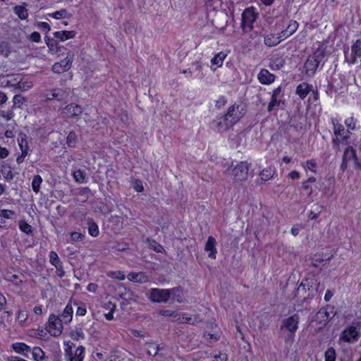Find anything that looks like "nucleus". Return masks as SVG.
<instances>
[{"label": "nucleus", "instance_id": "nucleus-1", "mask_svg": "<svg viewBox=\"0 0 361 361\" xmlns=\"http://www.w3.org/2000/svg\"><path fill=\"white\" fill-rule=\"evenodd\" d=\"M324 58V52L322 49H317L314 53L308 56L304 64V71L308 77L314 75L317 69Z\"/></svg>", "mask_w": 361, "mask_h": 361}, {"label": "nucleus", "instance_id": "nucleus-2", "mask_svg": "<svg viewBox=\"0 0 361 361\" xmlns=\"http://www.w3.org/2000/svg\"><path fill=\"white\" fill-rule=\"evenodd\" d=\"M180 290L178 288L171 289L152 288L150 290V300L155 302H166L171 295L179 296Z\"/></svg>", "mask_w": 361, "mask_h": 361}, {"label": "nucleus", "instance_id": "nucleus-3", "mask_svg": "<svg viewBox=\"0 0 361 361\" xmlns=\"http://www.w3.org/2000/svg\"><path fill=\"white\" fill-rule=\"evenodd\" d=\"M353 161L355 170L361 171V163L358 161L356 150L351 146H348L343 151L342 162L340 166V170L344 172L348 168V163Z\"/></svg>", "mask_w": 361, "mask_h": 361}, {"label": "nucleus", "instance_id": "nucleus-4", "mask_svg": "<svg viewBox=\"0 0 361 361\" xmlns=\"http://www.w3.org/2000/svg\"><path fill=\"white\" fill-rule=\"evenodd\" d=\"M257 13L254 8H247L242 13L241 27L243 32H250L253 28V23L257 19Z\"/></svg>", "mask_w": 361, "mask_h": 361}, {"label": "nucleus", "instance_id": "nucleus-5", "mask_svg": "<svg viewBox=\"0 0 361 361\" xmlns=\"http://www.w3.org/2000/svg\"><path fill=\"white\" fill-rule=\"evenodd\" d=\"M250 164L247 161H240L233 169L232 175L235 181H243L247 179Z\"/></svg>", "mask_w": 361, "mask_h": 361}, {"label": "nucleus", "instance_id": "nucleus-6", "mask_svg": "<svg viewBox=\"0 0 361 361\" xmlns=\"http://www.w3.org/2000/svg\"><path fill=\"white\" fill-rule=\"evenodd\" d=\"M63 322L59 317L51 314L49 317L47 330L51 336H59L61 334L63 329Z\"/></svg>", "mask_w": 361, "mask_h": 361}, {"label": "nucleus", "instance_id": "nucleus-7", "mask_svg": "<svg viewBox=\"0 0 361 361\" xmlns=\"http://www.w3.org/2000/svg\"><path fill=\"white\" fill-rule=\"evenodd\" d=\"M300 321V316L298 314L283 320L281 325V329H286L291 336H293L298 329V324Z\"/></svg>", "mask_w": 361, "mask_h": 361}, {"label": "nucleus", "instance_id": "nucleus-8", "mask_svg": "<svg viewBox=\"0 0 361 361\" xmlns=\"http://www.w3.org/2000/svg\"><path fill=\"white\" fill-rule=\"evenodd\" d=\"M233 125L224 116L216 117L210 123L211 128L216 132H225Z\"/></svg>", "mask_w": 361, "mask_h": 361}, {"label": "nucleus", "instance_id": "nucleus-9", "mask_svg": "<svg viewBox=\"0 0 361 361\" xmlns=\"http://www.w3.org/2000/svg\"><path fill=\"white\" fill-rule=\"evenodd\" d=\"M360 336L357 329L353 326L346 327L341 333L340 339L346 343H355Z\"/></svg>", "mask_w": 361, "mask_h": 361}, {"label": "nucleus", "instance_id": "nucleus-10", "mask_svg": "<svg viewBox=\"0 0 361 361\" xmlns=\"http://www.w3.org/2000/svg\"><path fill=\"white\" fill-rule=\"evenodd\" d=\"M73 61V55H68L65 59L59 62L55 63L52 66V71L55 73H62L68 71L72 65Z\"/></svg>", "mask_w": 361, "mask_h": 361}, {"label": "nucleus", "instance_id": "nucleus-11", "mask_svg": "<svg viewBox=\"0 0 361 361\" xmlns=\"http://www.w3.org/2000/svg\"><path fill=\"white\" fill-rule=\"evenodd\" d=\"M331 123L333 124V130L335 136L342 137V141L348 142L350 138V132L345 130L344 126L340 123L336 119L332 118Z\"/></svg>", "mask_w": 361, "mask_h": 361}, {"label": "nucleus", "instance_id": "nucleus-12", "mask_svg": "<svg viewBox=\"0 0 361 361\" xmlns=\"http://www.w3.org/2000/svg\"><path fill=\"white\" fill-rule=\"evenodd\" d=\"M328 310H331V313H333L334 307L327 305L326 308L320 309L315 315V321L322 326H326L328 322L332 318Z\"/></svg>", "mask_w": 361, "mask_h": 361}, {"label": "nucleus", "instance_id": "nucleus-13", "mask_svg": "<svg viewBox=\"0 0 361 361\" xmlns=\"http://www.w3.org/2000/svg\"><path fill=\"white\" fill-rule=\"evenodd\" d=\"M224 116L229 120L233 125H235L243 117V114L239 110V105L234 104L231 106Z\"/></svg>", "mask_w": 361, "mask_h": 361}, {"label": "nucleus", "instance_id": "nucleus-14", "mask_svg": "<svg viewBox=\"0 0 361 361\" xmlns=\"http://www.w3.org/2000/svg\"><path fill=\"white\" fill-rule=\"evenodd\" d=\"M68 93L66 90H64L63 89L57 88V89H54V90H51L49 93H47L44 95V97H45L46 101L52 100V99H56L57 101H62V100L65 99L68 97Z\"/></svg>", "mask_w": 361, "mask_h": 361}, {"label": "nucleus", "instance_id": "nucleus-15", "mask_svg": "<svg viewBox=\"0 0 361 361\" xmlns=\"http://www.w3.org/2000/svg\"><path fill=\"white\" fill-rule=\"evenodd\" d=\"M82 113V109L80 105L75 104H70L67 105L63 114L69 118H77Z\"/></svg>", "mask_w": 361, "mask_h": 361}, {"label": "nucleus", "instance_id": "nucleus-16", "mask_svg": "<svg viewBox=\"0 0 361 361\" xmlns=\"http://www.w3.org/2000/svg\"><path fill=\"white\" fill-rule=\"evenodd\" d=\"M66 361H83L85 357V348L82 345L78 346L75 351H71L69 355H64Z\"/></svg>", "mask_w": 361, "mask_h": 361}, {"label": "nucleus", "instance_id": "nucleus-17", "mask_svg": "<svg viewBox=\"0 0 361 361\" xmlns=\"http://www.w3.org/2000/svg\"><path fill=\"white\" fill-rule=\"evenodd\" d=\"M257 79L263 85H269L275 80V75L267 69H262L257 75Z\"/></svg>", "mask_w": 361, "mask_h": 361}, {"label": "nucleus", "instance_id": "nucleus-18", "mask_svg": "<svg viewBox=\"0 0 361 361\" xmlns=\"http://www.w3.org/2000/svg\"><path fill=\"white\" fill-rule=\"evenodd\" d=\"M283 40H284V39L283 37H281V32L278 35L270 33L264 37V43L269 47H275Z\"/></svg>", "mask_w": 361, "mask_h": 361}, {"label": "nucleus", "instance_id": "nucleus-19", "mask_svg": "<svg viewBox=\"0 0 361 361\" xmlns=\"http://www.w3.org/2000/svg\"><path fill=\"white\" fill-rule=\"evenodd\" d=\"M312 88V85L302 82L297 86L295 93L301 99H304Z\"/></svg>", "mask_w": 361, "mask_h": 361}, {"label": "nucleus", "instance_id": "nucleus-20", "mask_svg": "<svg viewBox=\"0 0 361 361\" xmlns=\"http://www.w3.org/2000/svg\"><path fill=\"white\" fill-rule=\"evenodd\" d=\"M12 349L17 353L29 358L28 353L31 352V348L24 343H14L11 345Z\"/></svg>", "mask_w": 361, "mask_h": 361}, {"label": "nucleus", "instance_id": "nucleus-21", "mask_svg": "<svg viewBox=\"0 0 361 361\" xmlns=\"http://www.w3.org/2000/svg\"><path fill=\"white\" fill-rule=\"evenodd\" d=\"M216 241L213 236H209L207 241L205 245L204 250L207 252H209L208 257L212 259H216Z\"/></svg>", "mask_w": 361, "mask_h": 361}, {"label": "nucleus", "instance_id": "nucleus-22", "mask_svg": "<svg viewBox=\"0 0 361 361\" xmlns=\"http://www.w3.org/2000/svg\"><path fill=\"white\" fill-rule=\"evenodd\" d=\"M298 28V23L295 20H290L286 27V29L281 32V37L286 39L291 36Z\"/></svg>", "mask_w": 361, "mask_h": 361}, {"label": "nucleus", "instance_id": "nucleus-23", "mask_svg": "<svg viewBox=\"0 0 361 361\" xmlns=\"http://www.w3.org/2000/svg\"><path fill=\"white\" fill-rule=\"evenodd\" d=\"M76 35V32L73 30L68 31V30H62L57 31L54 33V36L55 38L58 39L61 42H63L65 40L74 38Z\"/></svg>", "mask_w": 361, "mask_h": 361}, {"label": "nucleus", "instance_id": "nucleus-24", "mask_svg": "<svg viewBox=\"0 0 361 361\" xmlns=\"http://www.w3.org/2000/svg\"><path fill=\"white\" fill-rule=\"evenodd\" d=\"M27 4L24 3L23 5H18L13 8L14 13L21 20H25L28 17V11L26 8Z\"/></svg>", "mask_w": 361, "mask_h": 361}, {"label": "nucleus", "instance_id": "nucleus-25", "mask_svg": "<svg viewBox=\"0 0 361 361\" xmlns=\"http://www.w3.org/2000/svg\"><path fill=\"white\" fill-rule=\"evenodd\" d=\"M27 136L25 134L21 133L20 137L18 138V145L21 150V152L23 153V155H27L29 153L30 147L27 141Z\"/></svg>", "mask_w": 361, "mask_h": 361}, {"label": "nucleus", "instance_id": "nucleus-26", "mask_svg": "<svg viewBox=\"0 0 361 361\" xmlns=\"http://www.w3.org/2000/svg\"><path fill=\"white\" fill-rule=\"evenodd\" d=\"M73 307L71 306V305L70 304H68L65 309L63 310V313L61 314V319L64 322V323H69L71 320H72V318H73Z\"/></svg>", "mask_w": 361, "mask_h": 361}, {"label": "nucleus", "instance_id": "nucleus-27", "mask_svg": "<svg viewBox=\"0 0 361 361\" xmlns=\"http://www.w3.org/2000/svg\"><path fill=\"white\" fill-rule=\"evenodd\" d=\"M227 56V54L221 51L216 54L211 60V63L212 65L216 66V67H221L223 64L224 60Z\"/></svg>", "mask_w": 361, "mask_h": 361}, {"label": "nucleus", "instance_id": "nucleus-28", "mask_svg": "<svg viewBox=\"0 0 361 361\" xmlns=\"http://www.w3.org/2000/svg\"><path fill=\"white\" fill-rule=\"evenodd\" d=\"M274 173V170L271 168L263 169L259 173L262 183L270 180L273 177Z\"/></svg>", "mask_w": 361, "mask_h": 361}, {"label": "nucleus", "instance_id": "nucleus-29", "mask_svg": "<svg viewBox=\"0 0 361 361\" xmlns=\"http://www.w3.org/2000/svg\"><path fill=\"white\" fill-rule=\"evenodd\" d=\"M88 233L91 236L97 237L99 235V228L97 224L92 219H87Z\"/></svg>", "mask_w": 361, "mask_h": 361}, {"label": "nucleus", "instance_id": "nucleus-30", "mask_svg": "<svg viewBox=\"0 0 361 361\" xmlns=\"http://www.w3.org/2000/svg\"><path fill=\"white\" fill-rule=\"evenodd\" d=\"M32 82L29 80H23L22 78L17 81L16 89L23 92L30 90L32 87Z\"/></svg>", "mask_w": 361, "mask_h": 361}, {"label": "nucleus", "instance_id": "nucleus-31", "mask_svg": "<svg viewBox=\"0 0 361 361\" xmlns=\"http://www.w3.org/2000/svg\"><path fill=\"white\" fill-rule=\"evenodd\" d=\"M32 355L35 361H43L45 357L44 352L39 347H35L32 349Z\"/></svg>", "mask_w": 361, "mask_h": 361}, {"label": "nucleus", "instance_id": "nucleus-32", "mask_svg": "<svg viewBox=\"0 0 361 361\" xmlns=\"http://www.w3.org/2000/svg\"><path fill=\"white\" fill-rule=\"evenodd\" d=\"M351 52L359 58L361 57V35L360 37L357 39L352 46Z\"/></svg>", "mask_w": 361, "mask_h": 361}, {"label": "nucleus", "instance_id": "nucleus-33", "mask_svg": "<svg viewBox=\"0 0 361 361\" xmlns=\"http://www.w3.org/2000/svg\"><path fill=\"white\" fill-rule=\"evenodd\" d=\"M84 238L85 235L81 233L73 231L70 233V239L68 240V243H74L76 242H80L82 241Z\"/></svg>", "mask_w": 361, "mask_h": 361}, {"label": "nucleus", "instance_id": "nucleus-34", "mask_svg": "<svg viewBox=\"0 0 361 361\" xmlns=\"http://www.w3.org/2000/svg\"><path fill=\"white\" fill-rule=\"evenodd\" d=\"M73 176L75 181L78 183H82L85 182V173L80 169H78L73 171Z\"/></svg>", "mask_w": 361, "mask_h": 361}, {"label": "nucleus", "instance_id": "nucleus-35", "mask_svg": "<svg viewBox=\"0 0 361 361\" xmlns=\"http://www.w3.org/2000/svg\"><path fill=\"white\" fill-rule=\"evenodd\" d=\"M281 99L278 97H273L271 96V101L269 102L268 106H267V111L271 112L275 109L278 108L281 104Z\"/></svg>", "mask_w": 361, "mask_h": 361}, {"label": "nucleus", "instance_id": "nucleus-36", "mask_svg": "<svg viewBox=\"0 0 361 361\" xmlns=\"http://www.w3.org/2000/svg\"><path fill=\"white\" fill-rule=\"evenodd\" d=\"M42 182V178L39 175H36L33 177L32 182V188L35 192H38L39 191Z\"/></svg>", "mask_w": 361, "mask_h": 361}, {"label": "nucleus", "instance_id": "nucleus-37", "mask_svg": "<svg viewBox=\"0 0 361 361\" xmlns=\"http://www.w3.org/2000/svg\"><path fill=\"white\" fill-rule=\"evenodd\" d=\"M50 16L55 19H61V18H69L71 16V14L68 13L66 9H61L59 11H57L51 14H49Z\"/></svg>", "mask_w": 361, "mask_h": 361}, {"label": "nucleus", "instance_id": "nucleus-38", "mask_svg": "<svg viewBox=\"0 0 361 361\" xmlns=\"http://www.w3.org/2000/svg\"><path fill=\"white\" fill-rule=\"evenodd\" d=\"M19 228L22 232L27 235H30L33 232L32 227L25 221H20Z\"/></svg>", "mask_w": 361, "mask_h": 361}, {"label": "nucleus", "instance_id": "nucleus-39", "mask_svg": "<svg viewBox=\"0 0 361 361\" xmlns=\"http://www.w3.org/2000/svg\"><path fill=\"white\" fill-rule=\"evenodd\" d=\"M77 143V135L75 132L71 131L67 136L66 144L70 147H74Z\"/></svg>", "mask_w": 361, "mask_h": 361}, {"label": "nucleus", "instance_id": "nucleus-40", "mask_svg": "<svg viewBox=\"0 0 361 361\" xmlns=\"http://www.w3.org/2000/svg\"><path fill=\"white\" fill-rule=\"evenodd\" d=\"M147 345L148 346L147 354L151 356H156L159 350V347L152 342L147 343Z\"/></svg>", "mask_w": 361, "mask_h": 361}, {"label": "nucleus", "instance_id": "nucleus-41", "mask_svg": "<svg viewBox=\"0 0 361 361\" xmlns=\"http://www.w3.org/2000/svg\"><path fill=\"white\" fill-rule=\"evenodd\" d=\"M336 350L334 348H328L324 353L325 361H335L336 360Z\"/></svg>", "mask_w": 361, "mask_h": 361}, {"label": "nucleus", "instance_id": "nucleus-42", "mask_svg": "<svg viewBox=\"0 0 361 361\" xmlns=\"http://www.w3.org/2000/svg\"><path fill=\"white\" fill-rule=\"evenodd\" d=\"M7 85L15 87L16 88L17 81H19L21 78L20 75H7Z\"/></svg>", "mask_w": 361, "mask_h": 361}, {"label": "nucleus", "instance_id": "nucleus-43", "mask_svg": "<svg viewBox=\"0 0 361 361\" xmlns=\"http://www.w3.org/2000/svg\"><path fill=\"white\" fill-rule=\"evenodd\" d=\"M345 124L348 128L347 130H355L357 129L356 120L354 117L351 116L345 120Z\"/></svg>", "mask_w": 361, "mask_h": 361}, {"label": "nucleus", "instance_id": "nucleus-44", "mask_svg": "<svg viewBox=\"0 0 361 361\" xmlns=\"http://www.w3.org/2000/svg\"><path fill=\"white\" fill-rule=\"evenodd\" d=\"M71 337L74 341H79L85 338V334L81 329H78L71 333Z\"/></svg>", "mask_w": 361, "mask_h": 361}, {"label": "nucleus", "instance_id": "nucleus-45", "mask_svg": "<svg viewBox=\"0 0 361 361\" xmlns=\"http://www.w3.org/2000/svg\"><path fill=\"white\" fill-rule=\"evenodd\" d=\"M332 257H333V255H331V256L327 257L326 259H324L323 257V256H322L321 255H315L312 259V264L314 267H317L319 263H321V262H324V260L329 261V260H331Z\"/></svg>", "mask_w": 361, "mask_h": 361}, {"label": "nucleus", "instance_id": "nucleus-46", "mask_svg": "<svg viewBox=\"0 0 361 361\" xmlns=\"http://www.w3.org/2000/svg\"><path fill=\"white\" fill-rule=\"evenodd\" d=\"M47 47L50 52L52 54H57L61 51V47L59 45L57 41L55 39H54L51 44H48Z\"/></svg>", "mask_w": 361, "mask_h": 361}, {"label": "nucleus", "instance_id": "nucleus-47", "mask_svg": "<svg viewBox=\"0 0 361 361\" xmlns=\"http://www.w3.org/2000/svg\"><path fill=\"white\" fill-rule=\"evenodd\" d=\"M49 262L54 266H55V264H59L61 263L58 255L54 251H51L49 252Z\"/></svg>", "mask_w": 361, "mask_h": 361}, {"label": "nucleus", "instance_id": "nucleus-48", "mask_svg": "<svg viewBox=\"0 0 361 361\" xmlns=\"http://www.w3.org/2000/svg\"><path fill=\"white\" fill-rule=\"evenodd\" d=\"M13 215H15V212L12 210H9V209H1L0 210V219L4 218V219H11Z\"/></svg>", "mask_w": 361, "mask_h": 361}, {"label": "nucleus", "instance_id": "nucleus-49", "mask_svg": "<svg viewBox=\"0 0 361 361\" xmlns=\"http://www.w3.org/2000/svg\"><path fill=\"white\" fill-rule=\"evenodd\" d=\"M128 278L130 280L137 282H142V278H144V274L141 272L140 273H130L128 274Z\"/></svg>", "mask_w": 361, "mask_h": 361}, {"label": "nucleus", "instance_id": "nucleus-50", "mask_svg": "<svg viewBox=\"0 0 361 361\" xmlns=\"http://www.w3.org/2000/svg\"><path fill=\"white\" fill-rule=\"evenodd\" d=\"M102 307L109 312H114L116 308V304L110 300L103 302Z\"/></svg>", "mask_w": 361, "mask_h": 361}, {"label": "nucleus", "instance_id": "nucleus-51", "mask_svg": "<svg viewBox=\"0 0 361 361\" xmlns=\"http://www.w3.org/2000/svg\"><path fill=\"white\" fill-rule=\"evenodd\" d=\"M64 345L66 346L64 348V355H69L71 351L73 350V348L75 347V344L71 341H68L64 342Z\"/></svg>", "mask_w": 361, "mask_h": 361}, {"label": "nucleus", "instance_id": "nucleus-52", "mask_svg": "<svg viewBox=\"0 0 361 361\" xmlns=\"http://www.w3.org/2000/svg\"><path fill=\"white\" fill-rule=\"evenodd\" d=\"M317 163L314 159H310L306 161V166L311 171L316 173Z\"/></svg>", "mask_w": 361, "mask_h": 361}, {"label": "nucleus", "instance_id": "nucleus-53", "mask_svg": "<svg viewBox=\"0 0 361 361\" xmlns=\"http://www.w3.org/2000/svg\"><path fill=\"white\" fill-rule=\"evenodd\" d=\"M13 102L14 106L18 105V106H20V105L22 104L25 102V98L20 94H16L13 97Z\"/></svg>", "mask_w": 361, "mask_h": 361}, {"label": "nucleus", "instance_id": "nucleus-54", "mask_svg": "<svg viewBox=\"0 0 361 361\" xmlns=\"http://www.w3.org/2000/svg\"><path fill=\"white\" fill-rule=\"evenodd\" d=\"M227 103V99L224 96H221L219 98V99L216 102L215 106L218 109H221Z\"/></svg>", "mask_w": 361, "mask_h": 361}, {"label": "nucleus", "instance_id": "nucleus-55", "mask_svg": "<svg viewBox=\"0 0 361 361\" xmlns=\"http://www.w3.org/2000/svg\"><path fill=\"white\" fill-rule=\"evenodd\" d=\"M54 267L56 269L57 276L60 278L63 277L65 275V271H63V269L62 262L59 264H55Z\"/></svg>", "mask_w": 361, "mask_h": 361}, {"label": "nucleus", "instance_id": "nucleus-56", "mask_svg": "<svg viewBox=\"0 0 361 361\" xmlns=\"http://www.w3.org/2000/svg\"><path fill=\"white\" fill-rule=\"evenodd\" d=\"M345 61L349 64H354V63H355L356 61H357V58H359L357 56H355V54H353L352 52H351V54H350V57L348 56V54L346 53L345 54Z\"/></svg>", "mask_w": 361, "mask_h": 361}, {"label": "nucleus", "instance_id": "nucleus-57", "mask_svg": "<svg viewBox=\"0 0 361 361\" xmlns=\"http://www.w3.org/2000/svg\"><path fill=\"white\" fill-rule=\"evenodd\" d=\"M30 39L34 42H39L41 41V35L37 32H33L30 35Z\"/></svg>", "mask_w": 361, "mask_h": 361}, {"label": "nucleus", "instance_id": "nucleus-58", "mask_svg": "<svg viewBox=\"0 0 361 361\" xmlns=\"http://www.w3.org/2000/svg\"><path fill=\"white\" fill-rule=\"evenodd\" d=\"M38 27L45 31L46 32H49L51 30V27L49 24L47 22H39L38 23Z\"/></svg>", "mask_w": 361, "mask_h": 361}, {"label": "nucleus", "instance_id": "nucleus-59", "mask_svg": "<svg viewBox=\"0 0 361 361\" xmlns=\"http://www.w3.org/2000/svg\"><path fill=\"white\" fill-rule=\"evenodd\" d=\"M306 286H309V283L307 279L305 281H302L300 283V284L299 285V286L297 289L298 294H299L300 292H301V291L305 292L306 291Z\"/></svg>", "mask_w": 361, "mask_h": 361}, {"label": "nucleus", "instance_id": "nucleus-60", "mask_svg": "<svg viewBox=\"0 0 361 361\" xmlns=\"http://www.w3.org/2000/svg\"><path fill=\"white\" fill-rule=\"evenodd\" d=\"M161 314L165 317H176L177 315L176 312H173L169 310H161Z\"/></svg>", "mask_w": 361, "mask_h": 361}, {"label": "nucleus", "instance_id": "nucleus-61", "mask_svg": "<svg viewBox=\"0 0 361 361\" xmlns=\"http://www.w3.org/2000/svg\"><path fill=\"white\" fill-rule=\"evenodd\" d=\"M98 286L94 283H90L87 286V290L89 292L95 293L97 290Z\"/></svg>", "mask_w": 361, "mask_h": 361}, {"label": "nucleus", "instance_id": "nucleus-62", "mask_svg": "<svg viewBox=\"0 0 361 361\" xmlns=\"http://www.w3.org/2000/svg\"><path fill=\"white\" fill-rule=\"evenodd\" d=\"M203 336L206 339H212V340H214L216 341H219V336H218L216 334H204Z\"/></svg>", "mask_w": 361, "mask_h": 361}, {"label": "nucleus", "instance_id": "nucleus-63", "mask_svg": "<svg viewBox=\"0 0 361 361\" xmlns=\"http://www.w3.org/2000/svg\"><path fill=\"white\" fill-rule=\"evenodd\" d=\"M288 176L291 179L298 180L300 178V173L297 171H293L289 173Z\"/></svg>", "mask_w": 361, "mask_h": 361}, {"label": "nucleus", "instance_id": "nucleus-64", "mask_svg": "<svg viewBox=\"0 0 361 361\" xmlns=\"http://www.w3.org/2000/svg\"><path fill=\"white\" fill-rule=\"evenodd\" d=\"M214 357L216 359V361H226L228 359L226 353H219V355H214Z\"/></svg>", "mask_w": 361, "mask_h": 361}]
</instances>
